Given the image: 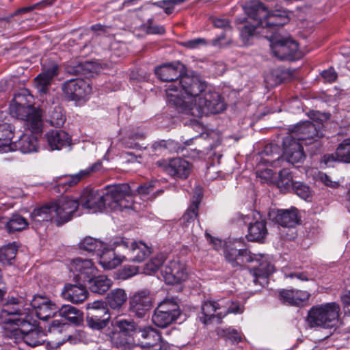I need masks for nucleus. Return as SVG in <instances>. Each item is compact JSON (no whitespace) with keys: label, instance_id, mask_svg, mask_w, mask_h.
<instances>
[{"label":"nucleus","instance_id":"obj_1","mask_svg":"<svg viewBox=\"0 0 350 350\" xmlns=\"http://www.w3.org/2000/svg\"><path fill=\"white\" fill-rule=\"evenodd\" d=\"M185 94L183 107L178 111L193 116L219 113L226 109L224 100L218 92L212 91L198 76H185L180 82Z\"/></svg>","mask_w":350,"mask_h":350},{"label":"nucleus","instance_id":"obj_2","mask_svg":"<svg viewBox=\"0 0 350 350\" xmlns=\"http://www.w3.org/2000/svg\"><path fill=\"white\" fill-rule=\"evenodd\" d=\"M130 186L126 183L107 185L105 191L93 189H84L78 199L82 208L94 213L109 208L113 211L136 210L137 204L129 195Z\"/></svg>","mask_w":350,"mask_h":350},{"label":"nucleus","instance_id":"obj_3","mask_svg":"<svg viewBox=\"0 0 350 350\" xmlns=\"http://www.w3.org/2000/svg\"><path fill=\"white\" fill-rule=\"evenodd\" d=\"M245 12L252 21H242V45H250L256 29L261 27L273 33L289 21L287 12L284 10L269 12L258 0H251L243 7Z\"/></svg>","mask_w":350,"mask_h":350},{"label":"nucleus","instance_id":"obj_4","mask_svg":"<svg viewBox=\"0 0 350 350\" xmlns=\"http://www.w3.org/2000/svg\"><path fill=\"white\" fill-rule=\"evenodd\" d=\"M79 206L77 198L63 196L55 202L34 209L31 216L36 222L54 220L57 226H61L76 215Z\"/></svg>","mask_w":350,"mask_h":350},{"label":"nucleus","instance_id":"obj_5","mask_svg":"<svg viewBox=\"0 0 350 350\" xmlns=\"http://www.w3.org/2000/svg\"><path fill=\"white\" fill-rule=\"evenodd\" d=\"M183 64L180 62L169 63L161 65L154 68L157 77L163 81L168 82L166 85L165 92L167 101L170 105L174 106L176 110L180 106L183 107L185 94L180 83L181 79L189 75H183ZM191 76H195L192 75Z\"/></svg>","mask_w":350,"mask_h":350},{"label":"nucleus","instance_id":"obj_6","mask_svg":"<svg viewBox=\"0 0 350 350\" xmlns=\"http://www.w3.org/2000/svg\"><path fill=\"white\" fill-rule=\"evenodd\" d=\"M10 114L23 121L25 127L39 131L42 126V116L33 107V96L27 89H22L14 94L10 104Z\"/></svg>","mask_w":350,"mask_h":350},{"label":"nucleus","instance_id":"obj_7","mask_svg":"<svg viewBox=\"0 0 350 350\" xmlns=\"http://www.w3.org/2000/svg\"><path fill=\"white\" fill-rule=\"evenodd\" d=\"M113 246L114 258L120 261V265L124 260L141 262L146 259L152 252L151 247L141 241H133L125 237H114L111 239Z\"/></svg>","mask_w":350,"mask_h":350},{"label":"nucleus","instance_id":"obj_8","mask_svg":"<svg viewBox=\"0 0 350 350\" xmlns=\"http://www.w3.org/2000/svg\"><path fill=\"white\" fill-rule=\"evenodd\" d=\"M340 308L329 302L312 306L308 312L306 322L310 328L332 329L338 326Z\"/></svg>","mask_w":350,"mask_h":350},{"label":"nucleus","instance_id":"obj_9","mask_svg":"<svg viewBox=\"0 0 350 350\" xmlns=\"http://www.w3.org/2000/svg\"><path fill=\"white\" fill-rule=\"evenodd\" d=\"M79 247L83 252L98 258L99 264L105 269H113L120 265V261L114 258L113 246L111 239L104 242L92 237H86L79 243Z\"/></svg>","mask_w":350,"mask_h":350},{"label":"nucleus","instance_id":"obj_10","mask_svg":"<svg viewBox=\"0 0 350 350\" xmlns=\"http://www.w3.org/2000/svg\"><path fill=\"white\" fill-rule=\"evenodd\" d=\"M33 316L25 308L22 298L12 297L3 305L0 311V324L3 325L6 335L10 329L18 327L23 321L29 319Z\"/></svg>","mask_w":350,"mask_h":350},{"label":"nucleus","instance_id":"obj_11","mask_svg":"<svg viewBox=\"0 0 350 350\" xmlns=\"http://www.w3.org/2000/svg\"><path fill=\"white\" fill-rule=\"evenodd\" d=\"M5 336L14 339L16 343L23 342L30 347L42 345L45 342V334L33 317L23 321L18 327L10 329Z\"/></svg>","mask_w":350,"mask_h":350},{"label":"nucleus","instance_id":"obj_12","mask_svg":"<svg viewBox=\"0 0 350 350\" xmlns=\"http://www.w3.org/2000/svg\"><path fill=\"white\" fill-rule=\"evenodd\" d=\"M133 346L144 350H168L169 343L163 340L161 332L151 325L141 326L133 336Z\"/></svg>","mask_w":350,"mask_h":350},{"label":"nucleus","instance_id":"obj_13","mask_svg":"<svg viewBox=\"0 0 350 350\" xmlns=\"http://www.w3.org/2000/svg\"><path fill=\"white\" fill-rule=\"evenodd\" d=\"M224 301L219 302L207 300L202 302L201 306V314L199 316L200 321L209 324L213 321L219 323L228 313H237L239 310L238 304H232L230 306L224 305Z\"/></svg>","mask_w":350,"mask_h":350},{"label":"nucleus","instance_id":"obj_14","mask_svg":"<svg viewBox=\"0 0 350 350\" xmlns=\"http://www.w3.org/2000/svg\"><path fill=\"white\" fill-rule=\"evenodd\" d=\"M180 310L174 298L165 299L159 303L152 315V322L160 328H165L175 322Z\"/></svg>","mask_w":350,"mask_h":350},{"label":"nucleus","instance_id":"obj_15","mask_svg":"<svg viewBox=\"0 0 350 350\" xmlns=\"http://www.w3.org/2000/svg\"><path fill=\"white\" fill-rule=\"evenodd\" d=\"M254 262L252 267H247V271L249 277L252 278L255 284L264 286L267 283V278L274 272V267L269 262L262 260L258 262L256 254H251L247 250L242 249V263Z\"/></svg>","mask_w":350,"mask_h":350},{"label":"nucleus","instance_id":"obj_16","mask_svg":"<svg viewBox=\"0 0 350 350\" xmlns=\"http://www.w3.org/2000/svg\"><path fill=\"white\" fill-rule=\"evenodd\" d=\"M270 46L274 56L280 59H296L301 56L298 44L291 39H282L276 33H273L269 38Z\"/></svg>","mask_w":350,"mask_h":350},{"label":"nucleus","instance_id":"obj_17","mask_svg":"<svg viewBox=\"0 0 350 350\" xmlns=\"http://www.w3.org/2000/svg\"><path fill=\"white\" fill-rule=\"evenodd\" d=\"M62 90L68 100H85L92 92V87L83 79L75 78L66 81L62 85Z\"/></svg>","mask_w":350,"mask_h":350},{"label":"nucleus","instance_id":"obj_18","mask_svg":"<svg viewBox=\"0 0 350 350\" xmlns=\"http://www.w3.org/2000/svg\"><path fill=\"white\" fill-rule=\"evenodd\" d=\"M321 127L322 124L319 123L315 124L309 121L304 122L294 126L288 137H292L294 140L302 144H309L316 138L323 136Z\"/></svg>","mask_w":350,"mask_h":350},{"label":"nucleus","instance_id":"obj_19","mask_svg":"<svg viewBox=\"0 0 350 350\" xmlns=\"http://www.w3.org/2000/svg\"><path fill=\"white\" fill-rule=\"evenodd\" d=\"M69 270L73 273L76 282L86 284L92 277L98 273V269L91 260L76 258L69 264Z\"/></svg>","mask_w":350,"mask_h":350},{"label":"nucleus","instance_id":"obj_20","mask_svg":"<svg viewBox=\"0 0 350 350\" xmlns=\"http://www.w3.org/2000/svg\"><path fill=\"white\" fill-rule=\"evenodd\" d=\"M156 165L170 176L179 179H186L191 170L189 163L178 157L160 159Z\"/></svg>","mask_w":350,"mask_h":350},{"label":"nucleus","instance_id":"obj_21","mask_svg":"<svg viewBox=\"0 0 350 350\" xmlns=\"http://www.w3.org/2000/svg\"><path fill=\"white\" fill-rule=\"evenodd\" d=\"M260 219L258 212L253 211L251 214L242 216V220L248 226V233L246 237L250 241H261L267 234L266 221Z\"/></svg>","mask_w":350,"mask_h":350},{"label":"nucleus","instance_id":"obj_22","mask_svg":"<svg viewBox=\"0 0 350 350\" xmlns=\"http://www.w3.org/2000/svg\"><path fill=\"white\" fill-rule=\"evenodd\" d=\"M30 305L36 317L42 321L52 318L58 311V306L46 295H35L30 300Z\"/></svg>","mask_w":350,"mask_h":350},{"label":"nucleus","instance_id":"obj_23","mask_svg":"<svg viewBox=\"0 0 350 350\" xmlns=\"http://www.w3.org/2000/svg\"><path fill=\"white\" fill-rule=\"evenodd\" d=\"M25 133L21 134L18 139L12 142V151L19 150L23 154H29L36 152L38 150V136L42 132V129L39 131H34L31 128L27 127Z\"/></svg>","mask_w":350,"mask_h":350},{"label":"nucleus","instance_id":"obj_24","mask_svg":"<svg viewBox=\"0 0 350 350\" xmlns=\"http://www.w3.org/2000/svg\"><path fill=\"white\" fill-rule=\"evenodd\" d=\"M152 296L148 289L135 292L129 300V310L139 318H143L152 306Z\"/></svg>","mask_w":350,"mask_h":350},{"label":"nucleus","instance_id":"obj_25","mask_svg":"<svg viewBox=\"0 0 350 350\" xmlns=\"http://www.w3.org/2000/svg\"><path fill=\"white\" fill-rule=\"evenodd\" d=\"M101 166V162L98 161L85 169L81 170L77 174L58 177L55 187H58L59 192H64L69 187L77 184L81 179L89 176L92 172L98 171Z\"/></svg>","mask_w":350,"mask_h":350},{"label":"nucleus","instance_id":"obj_26","mask_svg":"<svg viewBox=\"0 0 350 350\" xmlns=\"http://www.w3.org/2000/svg\"><path fill=\"white\" fill-rule=\"evenodd\" d=\"M161 274L167 284H174L184 281L187 278L185 265L178 259H173L161 269Z\"/></svg>","mask_w":350,"mask_h":350},{"label":"nucleus","instance_id":"obj_27","mask_svg":"<svg viewBox=\"0 0 350 350\" xmlns=\"http://www.w3.org/2000/svg\"><path fill=\"white\" fill-rule=\"evenodd\" d=\"M282 157L292 164L303 162L306 157L303 144L294 140L292 137H286L283 140Z\"/></svg>","mask_w":350,"mask_h":350},{"label":"nucleus","instance_id":"obj_28","mask_svg":"<svg viewBox=\"0 0 350 350\" xmlns=\"http://www.w3.org/2000/svg\"><path fill=\"white\" fill-rule=\"evenodd\" d=\"M159 184V182L157 180L146 182L137 187V193L135 195H133L132 190L130 188L129 195L132 197L133 202L137 204V207L136 210H133L134 211H138L141 209L140 203L137 202L138 198L143 201L152 200L163 192L162 189H157Z\"/></svg>","mask_w":350,"mask_h":350},{"label":"nucleus","instance_id":"obj_29","mask_svg":"<svg viewBox=\"0 0 350 350\" xmlns=\"http://www.w3.org/2000/svg\"><path fill=\"white\" fill-rule=\"evenodd\" d=\"M88 295L85 284L82 282L66 283L61 291V296L64 299L76 304L84 301Z\"/></svg>","mask_w":350,"mask_h":350},{"label":"nucleus","instance_id":"obj_30","mask_svg":"<svg viewBox=\"0 0 350 350\" xmlns=\"http://www.w3.org/2000/svg\"><path fill=\"white\" fill-rule=\"evenodd\" d=\"M47 146L51 150H60L71 144V137L61 129H51L44 135Z\"/></svg>","mask_w":350,"mask_h":350},{"label":"nucleus","instance_id":"obj_31","mask_svg":"<svg viewBox=\"0 0 350 350\" xmlns=\"http://www.w3.org/2000/svg\"><path fill=\"white\" fill-rule=\"evenodd\" d=\"M269 217L275 223L286 228H294L300 221L297 208L291 207L288 209H278L269 214Z\"/></svg>","mask_w":350,"mask_h":350},{"label":"nucleus","instance_id":"obj_32","mask_svg":"<svg viewBox=\"0 0 350 350\" xmlns=\"http://www.w3.org/2000/svg\"><path fill=\"white\" fill-rule=\"evenodd\" d=\"M58 66L53 64L43 68L34 80V85L40 97L46 95L49 91L52 79L58 74Z\"/></svg>","mask_w":350,"mask_h":350},{"label":"nucleus","instance_id":"obj_33","mask_svg":"<svg viewBox=\"0 0 350 350\" xmlns=\"http://www.w3.org/2000/svg\"><path fill=\"white\" fill-rule=\"evenodd\" d=\"M253 159L257 163L256 165L269 164L276 166V163L280 160L279 148L276 145L267 144L260 152L253 157Z\"/></svg>","mask_w":350,"mask_h":350},{"label":"nucleus","instance_id":"obj_34","mask_svg":"<svg viewBox=\"0 0 350 350\" xmlns=\"http://www.w3.org/2000/svg\"><path fill=\"white\" fill-rule=\"evenodd\" d=\"M14 126L0 115V153L12 150L11 139L13 137Z\"/></svg>","mask_w":350,"mask_h":350},{"label":"nucleus","instance_id":"obj_35","mask_svg":"<svg viewBox=\"0 0 350 350\" xmlns=\"http://www.w3.org/2000/svg\"><path fill=\"white\" fill-rule=\"evenodd\" d=\"M310 294L307 291L299 290H282L280 292V300L288 305L299 306L308 299Z\"/></svg>","mask_w":350,"mask_h":350},{"label":"nucleus","instance_id":"obj_36","mask_svg":"<svg viewBox=\"0 0 350 350\" xmlns=\"http://www.w3.org/2000/svg\"><path fill=\"white\" fill-rule=\"evenodd\" d=\"M85 284L93 293L103 295L105 293L112 285V281L105 275L95 274Z\"/></svg>","mask_w":350,"mask_h":350},{"label":"nucleus","instance_id":"obj_37","mask_svg":"<svg viewBox=\"0 0 350 350\" xmlns=\"http://www.w3.org/2000/svg\"><path fill=\"white\" fill-rule=\"evenodd\" d=\"M146 133L142 129L126 131L121 139V144L127 148L140 150L142 146L137 142L145 137Z\"/></svg>","mask_w":350,"mask_h":350},{"label":"nucleus","instance_id":"obj_38","mask_svg":"<svg viewBox=\"0 0 350 350\" xmlns=\"http://www.w3.org/2000/svg\"><path fill=\"white\" fill-rule=\"evenodd\" d=\"M57 312L61 317L75 325H79L83 321V313L71 305L64 304L60 308L58 306Z\"/></svg>","mask_w":350,"mask_h":350},{"label":"nucleus","instance_id":"obj_39","mask_svg":"<svg viewBox=\"0 0 350 350\" xmlns=\"http://www.w3.org/2000/svg\"><path fill=\"white\" fill-rule=\"evenodd\" d=\"M28 226L27 219L18 213L12 214L5 222V229L9 234L22 231Z\"/></svg>","mask_w":350,"mask_h":350},{"label":"nucleus","instance_id":"obj_40","mask_svg":"<svg viewBox=\"0 0 350 350\" xmlns=\"http://www.w3.org/2000/svg\"><path fill=\"white\" fill-rule=\"evenodd\" d=\"M127 300V295L122 288L112 289L106 297L107 305L114 310H119Z\"/></svg>","mask_w":350,"mask_h":350},{"label":"nucleus","instance_id":"obj_41","mask_svg":"<svg viewBox=\"0 0 350 350\" xmlns=\"http://www.w3.org/2000/svg\"><path fill=\"white\" fill-rule=\"evenodd\" d=\"M67 72L72 75H86L88 73L98 72V69L93 62H78L75 65H68L66 68Z\"/></svg>","mask_w":350,"mask_h":350},{"label":"nucleus","instance_id":"obj_42","mask_svg":"<svg viewBox=\"0 0 350 350\" xmlns=\"http://www.w3.org/2000/svg\"><path fill=\"white\" fill-rule=\"evenodd\" d=\"M241 238H233L232 243L227 245L224 249V255L226 259L231 264L232 267H235L239 265L238 260L241 256V250L234 248V244H240Z\"/></svg>","mask_w":350,"mask_h":350},{"label":"nucleus","instance_id":"obj_43","mask_svg":"<svg viewBox=\"0 0 350 350\" xmlns=\"http://www.w3.org/2000/svg\"><path fill=\"white\" fill-rule=\"evenodd\" d=\"M18 250L16 242L3 245L0 248V262L3 265H11Z\"/></svg>","mask_w":350,"mask_h":350},{"label":"nucleus","instance_id":"obj_44","mask_svg":"<svg viewBox=\"0 0 350 350\" xmlns=\"http://www.w3.org/2000/svg\"><path fill=\"white\" fill-rule=\"evenodd\" d=\"M296 181H293L291 172L283 169L279 172L278 179L276 181L277 187L283 192L291 191Z\"/></svg>","mask_w":350,"mask_h":350},{"label":"nucleus","instance_id":"obj_45","mask_svg":"<svg viewBox=\"0 0 350 350\" xmlns=\"http://www.w3.org/2000/svg\"><path fill=\"white\" fill-rule=\"evenodd\" d=\"M167 258V254L163 252L157 254L148 262L144 267V273L152 275L157 272Z\"/></svg>","mask_w":350,"mask_h":350},{"label":"nucleus","instance_id":"obj_46","mask_svg":"<svg viewBox=\"0 0 350 350\" xmlns=\"http://www.w3.org/2000/svg\"><path fill=\"white\" fill-rule=\"evenodd\" d=\"M198 209L192 208L189 206L186 213L180 219V225L183 230L187 233H193L194 221L198 216Z\"/></svg>","mask_w":350,"mask_h":350},{"label":"nucleus","instance_id":"obj_47","mask_svg":"<svg viewBox=\"0 0 350 350\" xmlns=\"http://www.w3.org/2000/svg\"><path fill=\"white\" fill-rule=\"evenodd\" d=\"M87 308L89 310L88 315H96L98 318L103 319L104 317H107V320L110 319V314L108 308L106 307L105 303L102 301H95L89 303L87 305Z\"/></svg>","mask_w":350,"mask_h":350},{"label":"nucleus","instance_id":"obj_48","mask_svg":"<svg viewBox=\"0 0 350 350\" xmlns=\"http://www.w3.org/2000/svg\"><path fill=\"white\" fill-rule=\"evenodd\" d=\"M110 338L111 342L116 347H122L131 345L133 346L132 337L125 333H123L119 329L112 332L110 335Z\"/></svg>","mask_w":350,"mask_h":350},{"label":"nucleus","instance_id":"obj_49","mask_svg":"<svg viewBox=\"0 0 350 350\" xmlns=\"http://www.w3.org/2000/svg\"><path fill=\"white\" fill-rule=\"evenodd\" d=\"M217 332L219 337L223 338L232 345L238 344L241 341V335L233 327L218 328Z\"/></svg>","mask_w":350,"mask_h":350},{"label":"nucleus","instance_id":"obj_50","mask_svg":"<svg viewBox=\"0 0 350 350\" xmlns=\"http://www.w3.org/2000/svg\"><path fill=\"white\" fill-rule=\"evenodd\" d=\"M117 328L132 337L133 340V336L135 332L141 327L139 326L133 320L131 319H120L116 322Z\"/></svg>","mask_w":350,"mask_h":350},{"label":"nucleus","instance_id":"obj_51","mask_svg":"<svg viewBox=\"0 0 350 350\" xmlns=\"http://www.w3.org/2000/svg\"><path fill=\"white\" fill-rule=\"evenodd\" d=\"M338 161L350 163V139H345L340 144L336 150Z\"/></svg>","mask_w":350,"mask_h":350},{"label":"nucleus","instance_id":"obj_52","mask_svg":"<svg viewBox=\"0 0 350 350\" xmlns=\"http://www.w3.org/2000/svg\"><path fill=\"white\" fill-rule=\"evenodd\" d=\"M66 120L63 109L59 106H55L53 110L49 111L48 121L53 126H62Z\"/></svg>","mask_w":350,"mask_h":350},{"label":"nucleus","instance_id":"obj_53","mask_svg":"<svg viewBox=\"0 0 350 350\" xmlns=\"http://www.w3.org/2000/svg\"><path fill=\"white\" fill-rule=\"evenodd\" d=\"M285 73L280 68L272 70L265 75V82L269 86L273 87L280 84L284 79Z\"/></svg>","mask_w":350,"mask_h":350},{"label":"nucleus","instance_id":"obj_54","mask_svg":"<svg viewBox=\"0 0 350 350\" xmlns=\"http://www.w3.org/2000/svg\"><path fill=\"white\" fill-rule=\"evenodd\" d=\"M163 148L170 152H183L185 151V147L180 142L173 139L162 140L153 145V148Z\"/></svg>","mask_w":350,"mask_h":350},{"label":"nucleus","instance_id":"obj_55","mask_svg":"<svg viewBox=\"0 0 350 350\" xmlns=\"http://www.w3.org/2000/svg\"><path fill=\"white\" fill-rule=\"evenodd\" d=\"M87 324L88 327L92 329H101L105 327L109 322L107 317L103 319L98 318L96 315H87Z\"/></svg>","mask_w":350,"mask_h":350},{"label":"nucleus","instance_id":"obj_56","mask_svg":"<svg viewBox=\"0 0 350 350\" xmlns=\"http://www.w3.org/2000/svg\"><path fill=\"white\" fill-rule=\"evenodd\" d=\"M205 237L207 241L211 244L215 250L225 249L227 245L232 243V237H229L227 241H224L214 237H212L208 232H205Z\"/></svg>","mask_w":350,"mask_h":350},{"label":"nucleus","instance_id":"obj_57","mask_svg":"<svg viewBox=\"0 0 350 350\" xmlns=\"http://www.w3.org/2000/svg\"><path fill=\"white\" fill-rule=\"evenodd\" d=\"M301 198L306 200L310 196V190L308 185L301 182L296 181L291 189Z\"/></svg>","mask_w":350,"mask_h":350},{"label":"nucleus","instance_id":"obj_58","mask_svg":"<svg viewBox=\"0 0 350 350\" xmlns=\"http://www.w3.org/2000/svg\"><path fill=\"white\" fill-rule=\"evenodd\" d=\"M139 271L138 267L134 265H125L119 270L118 279L127 280L135 275Z\"/></svg>","mask_w":350,"mask_h":350},{"label":"nucleus","instance_id":"obj_59","mask_svg":"<svg viewBox=\"0 0 350 350\" xmlns=\"http://www.w3.org/2000/svg\"><path fill=\"white\" fill-rule=\"evenodd\" d=\"M51 3L52 2L49 0H43L36 3H34L30 6H27L18 9L12 14L11 16H14L23 13L29 12L36 9H41L42 8L46 5H51Z\"/></svg>","mask_w":350,"mask_h":350},{"label":"nucleus","instance_id":"obj_60","mask_svg":"<svg viewBox=\"0 0 350 350\" xmlns=\"http://www.w3.org/2000/svg\"><path fill=\"white\" fill-rule=\"evenodd\" d=\"M68 327V324L62 323L59 320H53L49 325V331L53 334H59L64 332Z\"/></svg>","mask_w":350,"mask_h":350},{"label":"nucleus","instance_id":"obj_61","mask_svg":"<svg viewBox=\"0 0 350 350\" xmlns=\"http://www.w3.org/2000/svg\"><path fill=\"white\" fill-rule=\"evenodd\" d=\"M203 196L202 188L198 185L195 187L189 206L194 209H198L199 205Z\"/></svg>","mask_w":350,"mask_h":350},{"label":"nucleus","instance_id":"obj_62","mask_svg":"<svg viewBox=\"0 0 350 350\" xmlns=\"http://www.w3.org/2000/svg\"><path fill=\"white\" fill-rule=\"evenodd\" d=\"M86 339L85 333L80 329H77L72 334L67 336L66 340L70 344H77L83 342Z\"/></svg>","mask_w":350,"mask_h":350},{"label":"nucleus","instance_id":"obj_63","mask_svg":"<svg viewBox=\"0 0 350 350\" xmlns=\"http://www.w3.org/2000/svg\"><path fill=\"white\" fill-rule=\"evenodd\" d=\"M206 40L204 38H196L185 42L183 46L189 49H196L200 45H206Z\"/></svg>","mask_w":350,"mask_h":350},{"label":"nucleus","instance_id":"obj_64","mask_svg":"<svg viewBox=\"0 0 350 350\" xmlns=\"http://www.w3.org/2000/svg\"><path fill=\"white\" fill-rule=\"evenodd\" d=\"M256 176L260 178L262 181L269 182L272 180L273 172L271 169L258 170L256 171Z\"/></svg>","mask_w":350,"mask_h":350}]
</instances>
